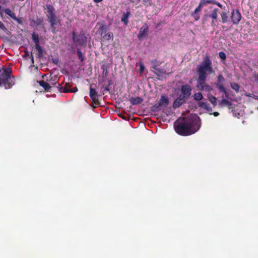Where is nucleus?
I'll use <instances>...</instances> for the list:
<instances>
[{
	"label": "nucleus",
	"mask_w": 258,
	"mask_h": 258,
	"mask_svg": "<svg viewBox=\"0 0 258 258\" xmlns=\"http://www.w3.org/2000/svg\"><path fill=\"white\" fill-rule=\"evenodd\" d=\"M78 88L77 87H75V88H72L70 89V90L69 91H68V90H65L64 91L66 92H70V93H75V92H76L78 91Z\"/></svg>",
	"instance_id": "nucleus-38"
},
{
	"label": "nucleus",
	"mask_w": 258,
	"mask_h": 258,
	"mask_svg": "<svg viewBox=\"0 0 258 258\" xmlns=\"http://www.w3.org/2000/svg\"><path fill=\"white\" fill-rule=\"evenodd\" d=\"M113 35L112 33L109 32L107 33L106 34H104V35L102 38L104 40H109L113 38Z\"/></svg>",
	"instance_id": "nucleus-27"
},
{
	"label": "nucleus",
	"mask_w": 258,
	"mask_h": 258,
	"mask_svg": "<svg viewBox=\"0 0 258 258\" xmlns=\"http://www.w3.org/2000/svg\"><path fill=\"white\" fill-rule=\"evenodd\" d=\"M93 85H91L90 87L89 96L91 99V105L93 108H95L100 105V102L98 100L99 95L95 88H93Z\"/></svg>",
	"instance_id": "nucleus-6"
},
{
	"label": "nucleus",
	"mask_w": 258,
	"mask_h": 258,
	"mask_svg": "<svg viewBox=\"0 0 258 258\" xmlns=\"http://www.w3.org/2000/svg\"><path fill=\"white\" fill-rule=\"evenodd\" d=\"M254 78L256 81H258V74H256L254 76Z\"/></svg>",
	"instance_id": "nucleus-47"
},
{
	"label": "nucleus",
	"mask_w": 258,
	"mask_h": 258,
	"mask_svg": "<svg viewBox=\"0 0 258 258\" xmlns=\"http://www.w3.org/2000/svg\"><path fill=\"white\" fill-rule=\"evenodd\" d=\"M230 18L232 23L234 25L239 24L241 19V15L238 9H234L232 10Z\"/></svg>",
	"instance_id": "nucleus-11"
},
{
	"label": "nucleus",
	"mask_w": 258,
	"mask_h": 258,
	"mask_svg": "<svg viewBox=\"0 0 258 258\" xmlns=\"http://www.w3.org/2000/svg\"><path fill=\"white\" fill-rule=\"evenodd\" d=\"M12 73L11 68L0 70V86H3L5 89H9L14 85V78L12 76Z\"/></svg>",
	"instance_id": "nucleus-4"
},
{
	"label": "nucleus",
	"mask_w": 258,
	"mask_h": 258,
	"mask_svg": "<svg viewBox=\"0 0 258 258\" xmlns=\"http://www.w3.org/2000/svg\"><path fill=\"white\" fill-rule=\"evenodd\" d=\"M43 20L41 18H38L36 20V21L33 20L31 22V23H34L37 26H40L41 25L43 24Z\"/></svg>",
	"instance_id": "nucleus-32"
},
{
	"label": "nucleus",
	"mask_w": 258,
	"mask_h": 258,
	"mask_svg": "<svg viewBox=\"0 0 258 258\" xmlns=\"http://www.w3.org/2000/svg\"><path fill=\"white\" fill-rule=\"evenodd\" d=\"M72 39L76 46H86L87 37L84 33L78 34L75 31L72 32Z\"/></svg>",
	"instance_id": "nucleus-5"
},
{
	"label": "nucleus",
	"mask_w": 258,
	"mask_h": 258,
	"mask_svg": "<svg viewBox=\"0 0 258 258\" xmlns=\"http://www.w3.org/2000/svg\"><path fill=\"white\" fill-rule=\"evenodd\" d=\"M37 82L38 83L39 85L41 86L46 91H49V90L51 88L50 85L48 83L44 81H37Z\"/></svg>",
	"instance_id": "nucleus-19"
},
{
	"label": "nucleus",
	"mask_w": 258,
	"mask_h": 258,
	"mask_svg": "<svg viewBox=\"0 0 258 258\" xmlns=\"http://www.w3.org/2000/svg\"><path fill=\"white\" fill-rule=\"evenodd\" d=\"M201 119L196 114L179 118L174 123L175 131L182 136L191 135L198 132L201 127Z\"/></svg>",
	"instance_id": "nucleus-1"
},
{
	"label": "nucleus",
	"mask_w": 258,
	"mask_h": 258,
	"mask_svg": "<svg viewBox=\"0 0 258 258\" xmlns=\"http://www.w3.org/2000/svg\"><path fill=\"white\" fill-rule=\"evenodd\" d=\"M93 1H94L95 3H100V2H101L102 1H103V0H93Z\"/></svg>",
	"instance_id": "nucleus-46"
},
{
	"label": "nucleus",
	"mask_w": 258,
	"mask_h": 258,
	"mask_svg": "<svg viewBox=\"0 0 258 258\" xmlns=\"http://www.w3.org/2000/svg\"><path fill=\"white\" fill-rule=\"evenodd\" d=\"M231 105V102L226 99H222L219 103V105L220 106H228L229 108H230Z\"/></svg>",
	"instance_id": "nucleus-20"
},
{
	"label": "nucleus",
	"mask_w": 258,
	"mask_h": 258,
	"mask_svg": "<svg viewBox=\"0 0 258 258\" xmlns=\"http://www.w3.org/2000/svg\"><path fill=\"white\" fill-rule=\"evenodd\" d=\"M4 12L6 13V14L8 15L9 16L13 13L11 10L8 8L5 9Z\"/></svg>",
	"instance_id": "nucleus-37"
},
{
	"label": "nucleus",
	"mask_w": 258,
	"mask_h": 258,
	"mask_svg": "<svg viewBox=\"0 0 258 258\" xmlns=\"http://www.w3.org/2000/svg\"><path fill=\"white\" fill-rule=\"evenodd\" d=\"M220 15L221 17L222 23L224 24L228 21V16L227 14L225 12H222L220 13Z\"/></svg>",
	"instance_id": "nucleus-22"
},
{
	"label": "nucleus",
	"mask_w": 258,
	"mask_h": 258,
	"mask_svg": "<svg viewBox=\"0 0 258 258\" xmlns=\"http://www.w3.org/2000/svg\"><path fill=\"white\" fill-rule=\"evenodd\" d=\"M206 80L201 81L200 79H198L197 87L201 91H205L206 92H210L213 90V88L210 85L206 83Z\"/></svg>",
	"instance_id": "nucleus-8"
},
{
	"label": "nucleus",
	"mask_w": 258,
	"mask_h": 258,
	"mask_svg": "<svg viewBox=\"0 0 258 258\" xmlns=\"http://www.w3.org/2000/svg\"><path fill=\"white\" fill-rule=\"evenodd\" d=\"M156 70L157 71L158 73H159L161 74H162V75L166 74V72L163 69L158 68Z\"/></svg>",
	"instance_id": "nucleus-39"
},
{
	"label": "nucleus",
	"mask_w": 258,
	"mask_h": 258,
	"mask_svg": "<svg viewBox=\"0 0 258 258\" xmlns=\"http://www.w3.org/2000/svg\"><path fill=\"white\" fill-rule=\"evenodd\" d=\"M57 89L60 92H62V91L63 90V87L58 84Z\"/></svg>",
	"instance_id": "nucleus-41"
},
{
	"label": "nucleus",
	"mask_w": 258,
	"mask_h": 258,
	"mask_svg": "<svg viewBox=\"0 0 258 258\" xmlns=\"http://www.w3.org/2000/svg\"><path fill=\"white\" fill-rule=\"evenodd\" d=\"M71 85L69 83H66L65 84L64 86H63V90L62 91V92L63 93H70V92H66L64 91L65 90H68V91L70 90V89H71Z\"/></svg>",
	"instance_id": "nucleus-31"
},
{
	"label": "nucleus",
	"mask_w": 258,
	"mask_h": 258,
	"mask_svg": "<svg viewBox=\"0 0 258 258\" xmlns=\"http://www.w3.org/2000/svg\"><path fill=\"white\" fill-rule=\"evenodd\" d=\"M101 69L103 70L102 75L103 77H106L108 74V72L106 69V66L104 64L101 66Z\"/></svg>",
	"instance_id": "nucleus-33"
},
{
	"label": "nucleus",
	"mask_w": 258,
	"mask_h": 258,
	"mask_svg": "<svg viewBox=\"0 0 258 258\" xmlns=\"http://www.w3.org/2000/svg\"><path fill=\"white\" fill-rule=\"evenodd\" d=\"M107 27L105 25H102L98 29V33L100 34L102 37L104 34L107 33Z\"/></svg>",
	"instance_id": "nucleus-21"
},
{
	"label": "nucleus",
	"mask_w": 258,
	"mask_h": 258,
	"mask_svg": "<svg viewBox=\"0 0 258 258\" xmlns=\"http://www.w3.org/2000/svg\"><path fill=\"white\" fill-rule=\"evenodd\" d=\"M10 17L12 18L13 20H14L15 21L16 20V19H17V17L16 16V15L15 13H13L10 16Z\"/></svg>",
	"instance_id": "nucleus-43"
},
{
	"label": "nucleus",
	"mask_w": 258,
	"mask_h": 258,
	"mask_svg": "<svg viewBox=\"0 0 258 258\" xmlns=\"http://www.w3.org/2000/svg\"><path fill=\"white\" fill-rule=\"evenodd\" d=\"M192 88L189 85L186 84L181 87L180 96L187 99L191 94Z\"/></svg>",
	"instance_id": "nucleus-12"
},
{
	"label": "nucleus",
	"mask_w": 258,
	"mask_h": 258,
	"mask_svg": "<svg viewBox=\"0 0 258 258\" xmlns=\"http://www.w3.org/2000/svg\"><path fill=\"white\" fill-rule=\"evenodd\" d=\"M198 79L201 81L206 80L207 75H211L214 73L212 61L209 56L206 55L202 64L198 68Z\"/></svg>",
	"instance_id": "nucleus-2"
},
{
	"label": "nucleus",
	"mask_w": 258,
	"mask_h": 258,
	"mask_svg": "<svg viewBox=\"0 0 258 258\" xmlns=\"http://www.w3.org/2000/svg\"><path fill=\"white\" fill-rule=\"evenodd\" d=\"M31 57H32V61L33 62V55H32V53H31Z\"/></svg>",
	"instance_id": "nucleus-52"
},
{
	"label": "nucleus",
	"mask_w": 258,
	"mask_h": 258,
	"mask_svg": "<svg viewBox=\"0 0 258 258\" xmlns=\"http://www.w3.org/2000/svg\"><path fill=\"white\" fill-rule=\"evenodd\" d=\"M209 100L214 105V106L217 105V98L216 97L212 95H208Z\"/></svg>",
	"instance_id": "nucleus-26"
},
{
	"label": "nucleus",
	"mask_w": 258,
	"mask_h": 258,
	"mask_svg": "<svg viewBox=\"0 0 258 258\" xmlns=\"http://www.w3.org/2000/svg\"><path fill=\"white\" fill-rule=\"evenodd\" d=\"M112 84V80H110L108 81V86H110L111 84Z\"/></svg>",
	"instance_id": "nucleus-48"
},
{
	"label": "nucleus",
	"mask_w": 258,
	"mask_h": 258,
	"mask_svg": "<svg viewBox=\"0 0 258 258\" xmlns=\"http://www.w3.org/2000/svg\"><path fill=\"white\" fill-rule=\"evenodd\" d=\"M225 81V79L222 75H219L217 77V81L216 83V87L220 92L223 93L226 98H229V94L226 91L222 82Z\"/></svg>",
	"instance_id": "nucleus-7"
},
{
	"label": "nucleus",
	"mask_w": 258,
	"mask_h": 258,
	"mask_svg": "<svg viewBox=\"0 0 258 258\" xmlns=\"http://www.w3.org/2000/svg\"><path fill=\"white\" fill-rule=\"evenodd\" d=\"M230 85L231 88L234 90L236 92H238L240 89V86L236 83L230 82Z\"/></svg>",
	"instance_id": "nucleus-24"
},
{
	"label": "nucleus",
	"mask_w": 258,
	"mask_h": 258,
	"mask_svg": "<svg viewBox=\"0 0 258 258\" xmlns=\"http://www.w3.org/2000/svg\"><path fill=\"white\" fill-rule=\"evenodd\" d=\"M169 103L168 97L166 95H162L158 103L154 106L158 109H165L168 105Z\"/></svg>",
	"instance_id": "nucleus-10"
},
{
	"label": "nucleus",
	"mask_w": 258,
	"mask_h": 258,
	"mask_svg": "<svg viewBox=\"0 0 258 258\" xmlns=\"http://www.w3.org/2000/svg\"><path fill=\"white\" fill-rule=\"evenodd\" d=\"M198 106L201 108L205 109L208 112H212V108L207 102L200 101L198 102Z\"/></svg>",
	"instance_id": "nucleus-18"
},
{
	"label": "nucleus",
	"mask_w": 258,
	"mask_h": 258,
	"mask_svg": "<svg viewBox=\"0 0 258 258\" xmlns=\"http://www.w3.org/2000/svg\"><path fill=\"white\" fill-rule=\"evenodd\" d=\"M207 4H215L218 6L220 8H222V5L219 2L216 1L215 0H207L206 1Z\"/></svg>",
	"instance_id": "nucleus-29"
},
{
	"label": "nucleus",
	"mask_w": 258,
	"mask_h": 258,
	"mask_svg": "<svg viewBox=\"0 0 258 258\" xmlns=\"http://www.w3.org/2000/svg\"><path fill=\"white\" fill-rule=\"evenodd\" d=\"M17 22V23L19 24H20V25H22L23 24V21L22 20L21 18H17V19H16L15 20Z\"/></svg>",
	"instance_id": "nucleus-42"
},
{
	"label": "nucleus",
	"mask_w": 258,
	"mask_h": 258,
	"mask_svg": "<svg viewBox=\"0 0 258 258\" xmlns=\"http://www.w3.org/2000/svg\"><path fill=\"white\" fill-rule=\"evenodd\" d=\"M152 0H143V3L147 6H151Z\"/></svg>",
	"instance_id": "nucleus-35"
},
{
	"label": "nucleus",
	"mask_w": 258,
	"mask_h": 258,
	"mask_svg": "<svg viewBox=\"0 0 258 258\" xmlns=\"http://www.w3.org/2000/svg\"><path fill=\"white\" fill-rule=\"evenodd\" d=\"M148 29L149 27L148 25L146 23H145L140 30L138 35V38L139 39H141L147 35Z\"/></svg>",
	"instance_id": "nucleus-16"
},
{
	"label": "nucleus",
	"mask_w": 258,
	"mask_h": 258,
	"mask_svg": "<svg viewBox=\"0 0 258 258\" xmlns=\"http://www.w3.org/2000/svg\"><path fill=\"white\" fill-rule=\"evenodd\" d=\"M213 114L215 116H218L219 115V113L218 112H214Z\"/></svg>",
	"instance_id": "nucleus-45"
},
{
	"label": "nucleus",
	"mask_w": 258,
	"mask_h": 258,
	"mask_svg": "<svg viewBox=\"0 0 258 258\" xmlns=\"http://www.w3.org/2000/svg\"><path fill=\"white\" fill-rule=\"evenodd\" d=\"M131 16V10L130 8H127L126 12H123L121 17V21L125 25L128 24V19Z\"/></svg>",
	"instance_id": "nucleus-14"
},
{
	"label": "nucleus",
	"mask_w": 258,
	"mask_h": 258,
	"mask_svg": "<svg viewBox=\"0 0 258 258\" xmlns=\"http://www.w3.org/2000/svg\"><path fill=\"white\" fill-rule=\"evenodd\" d=\"M219 56L220 57V58L222 60H225L226 58V54L225 53L223 52V51H220L219 53Z\"/></svg>",
	"instance_id": "nucleus-34"
},
{
	"label": "nucleus",
	"mask_w": 258,
	"mask_h": 258,
	"mask_svg": "<svg viewBox=\"0 0 258 258\" xmlns=\"http://www.w3.org/2000/svg\"><path fill=\"white\" fill-rule=\"evenodd\" d=\"M187 99L182 97L180 95L176 98L173 103V108H179L180 106L185 103Z\"/></svg>",
	"instance_id": "nucleus-15"
},
{
	"label": "nucleus",
	"mask_w": 258,
	"mask_h": 258,
	"mask_svg": "<svg viewBox=\"0 0 258 258\" xmlns=\"http://www.w3.org/2000/svg\"><path fill=\"white\" fill-rule=\"evenodd\" d=\"M45 9L46 10V17L50 24L51 31L53 33H56L58 31V29L56 28V25L57 24L61 25V20L55 14V9L51 5L46 4Z\"/></svg>",
	"instance_id": "nucleus-3"
},
{
	"label": "nucleus",
	"mask_w": 258,
	"mask_h": 258,
	"mask_svg": "<svg viewBox=\"0 0 258 258\" xmlns=\"http://www.w3.org/2000/svg\"><path fill=\"white\" fill-rule=\"evenodd\" d=\"M204 5V3L200 2L198 7L195 10V12H194L195 14H197L198 13L202 11Z\"/></svg>",
	"instance_id": "nucleus-28"
},
{
	"label": "nucleus",
	"mask_w": 258,
	"mask_h": 258,
	"mask_svg": "<svg viewBox=\"0 0 258 258\" xmlns=\"http://www.w3.org/2000/svg\"><path fill=\"white\" fill-rule=\"evenodd\" d=\"M32 38L35 45V49L38 51V55L41 57L43 54V50L39 43V36L33 32L32 35Z\"/></svg>",
	"instance_id": "nucleus-9"
},
{
	"label": "nucleus",
	"mask_w": 258,
	"mask_h": 258,
	"mask_svg": "<svg viewBox=\"0 0 258 258\" xmlns=\"http://www.w3.org/2000/svg\"><path fill=\"white\" fill-rule=\"evenodd\" d=\"M194 17H195V19L196 21H198L200 19V16L199 15H197V14H194Z\"/></svg>",
	"instance_id": "nucleus-44"
},
{
	"label": "nucleus",
	"mask_w": 258,
	"mask_h": 258,
	"mask_svg": "<svg viewBox=\"0 0 258 258\" xmlns=\"http://www.w3.org/2000/svg\"><path fill=\"white\" fill-rule=\"evenodd\" d=\"M102 89H103V91H109V88L108 85L105 86L104 85L102 86Z\"/></svg>",
	"instance_id": "nucleus-40"
},
{
	"label": "nucleus",
	"mask_w": 258,
	"mask_h": 258,
	"mask_svg": "<svg viewBox=\"0 0 258 258\" xmlns=\"http://www.w3.org/2000/svg\"><path fill=\"white\" fill-rule=\"evenodd\" d=\"M77 52L79 59L81 61V62H83L86 58L85 55L81 52L80 48H77Z\"/></svg>",
	"instance_id": "nucleus-23"
},
{
	"label": "nucleus",
	"mask_w": 258,
	"mask_h": 258,
	"mask_svg": "<svg viewBox=\"0 0 258 258\" xmlns=\"http://www.w3.org/2000/svg\"><path fill=\"white\" fill-rule=\"evenodd\" d=\"M128 100L132 105H136L140 104L143 101V99L141 97H131Z\"/></svg>",
	"instance_id": "nucleus-17"
},
{
	"label": "nucleus",
	"mask_w": 258,
	"mask_h": 258,
	"mask_svg": "<svg viewBox=\"0 0 258 258\" xmlns=\"http://www.w3.org/2000/svg\"><path fill=\"white\" fill-rule=\"evenodd\" d=\"M193 97L194 100L199 101V102L201 101L203 98V95L201 92L195 93Z\"/></svg>",
	"instance_id": "nucleus-25"
},
{
	"label": "nucleus",
	"mask_w": 258,
	"mask_h": 258,
	"mask_svg": "<svg viewBox=\"0 0 258 258\" xmlns=\"http://www.w3.org/2000/svg\"><path fill=\"white\" fill-rule=\"evenodd\" d=\"M152 68L155 70H157L158 67H159L160 64V63L158 62L157 59H154L152 61Z\"/></svg>",
	"instance_id": "nucleus-30"
},
{
	"label": "nucleus",
	"mask_w": 258,
	"mask_h": 258,
	"mask_svg": "<svg viewBox=\"0 0 258 258\" xmlns=\"http://www.w3.org/2000/svg\"><path fill=\"white\" fill-rule=\"evenodd\" d=\"M206 1H206V0H201V1L200 2H203V3H204V5H205V4H207V3H206Z\"/></svg>",
	"instance_id": "nucleus-51"
},
{
	"label": "nucleus",
	"mask_w": 258,
	"mask_h": 258,
	"mask_svg": "<svg viewBox=\"0 0 258 258\" xmlns=\"http://www.w3.org/2000/svg\"><path fill=\"white\" fill-rule=\"evenodd\" d=\"M219 13V10L217 8L214 9L209 15V17L212 19V21L211 22V25L213 26L215 25V22L217 20L218 15Z\"/></svg>",
	"instance_id": "nucleus-13"
},
{
	"label": "nucleus",
	"mask_w": 258,
	"mask_h": 258,
	"mask_svg": "<svg viewBox=\"0 0 258 258\" xmlns=\"http://www.w3.org/2000/svg\"><path fill=\"white\" fill-rule=\"evenodd\" d=\"M25 54L26 56H29V53L28 51H26Z\"/></svg>",
	"instance_id": "nucleus-50"
},
{
	"label": "nucleus",
	"mask_w": 258,
	"mask_h": 258,
	"mask_svg": "<svg viewBox=\"0 0 258 258\" xmlns=\"http://www.w3.org/2000/svg\"><path fill=\"white\" fill-rule=\"evenodd\" d=\"M139 1L140 0H132V3H135V2H137V3H138Z\"/></svg>",
	"instance_id": "nucleus-49"
},
{
	"label": "nucleus",
	"mask_w": 258,
	"mask_h": 258,
	"mask_svg": "<svg viewBox=\"0 0 258 258\" xmlns=\"http://www.w3.org/2000/svg\"><path fill=\"white\" fill-rule=\"evenodd\" d=\"M139 66H140V73H142L144 72L145 70V66L143 63L140 62H139Z\"/></svg>",
	"instance_id": "nucleus-36"
}]
</instances>
